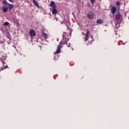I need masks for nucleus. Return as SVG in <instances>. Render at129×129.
I'll use <instances>...</instances> for the list:
<instances>
[{
  "mask_svg": "<svg viewBox=\"0 0 129 129\" xmlns=\"http://www.w3.org/2000/svg\"><path fill=\"white\" fill-rule=\"evenodd\" d=\"M42 34L45 40H46V39H48V34H47V33H45L44 32H43Z\"/></svg>",
  "mask_w": 129,
  "mask_h": 129,
  "instance_id": "nucleus-10",
  "label": "nucleus"
},
{
  "mask_svg": "<svg viewBox=\"0 0 129 129\" xmlns=\"http://www.w3.org/2000/svg\"><path fill=\"white\" fill-rule=\"evenodd\" d=\"M64 41H65V42H67V41H68V40L66 39V40H64Z\"/></svg>",
  "mask_w": 129,
  "mask_h": 129,
  "instance_id": "nucleus-23",
  "label": "nucleus"
},
{
  "mask_svg": "<svg viewBox=\"0 0 129 129\" xmlns=\"http://www.w3.org/2000/svg\"><path fill=\"white\" fill-rule=\"evenodd\" d=\"M89 39V30L88 29L87 30V33L85 36V41H87Z\"/></svg>",
  "mask_w": 129,
  "mask_h": 129,
  "instance_id": "nucleus-6",
  "label": "nucleus"
},
{
  "mask_svg": "<svg viewBox=\"0 0 129 129\" xmlns=\"http://www.w3.org/2000/svg\"><path fill=\"white\" fill-rule=\"evenodd\" d=\"M3 66L4 67L3 68H2L0 70V71H3V70H4V69H7V68H8V66L6 65L5 67V64H3Z\"/></svg>",
  "mask_w": 129,
  "mask_h": 129,
  "instance_id": "nucleus-15",
  "label": "nucleus"
},
{
  "mask_svg": "<svg viewBox=\"0 0 129 129\" xmlns=\"http://www.w3.org/2000/svg\"><path fill=\"white\" fill-rule=\"evenodd\" d=\"M9 2H11V3H12V2H13V0H9Z\"/></svg>",
  "mask_w": 129,
  "mask_h": 129,
  "instance_id": "nucleus-22",
  "label": "nucleus"
},
{
  "mask_svg": "<svg viewBox=\"0 0 129 129\" xmlns=\"http://www.w3.org/2000/svg\"><path fill=\"white\" fill-rule=\"evenodd\" d=\"M116 6H117V7H119V6H120V3H119L118 1H117L116 3Z\"/></svg>",
  "mask_w": 129,
  "mask_h": 129,
  "instance_id": "nucleus-17",
  "label": "nucleus"
},
{
  "mask_svg": "<svg viewBox=\"0 0 129 129\" xmlns=\"http://www.w3.org/2000/svg\"><path fill=\"white\" fill-rule=\"evenodd\" d=\"M67 35H68L67 34V33L63 32V35H62V40H64L65 39H66L67 38Z\"/></svg>",
  "mask_w": 129,
  "mask_h": 129,
  "instance_id": "nucleus-9",
  "label": "nucleus"
},
{
  "mask_svg": "<svg viewBox=\"0 0 129 129\" xmlns=\"http://www.w3.org/2000/svg\"><path fill=\"white\" fill-rule=\"evenodd\" d=\"M88 18H89V19H93V18H94V14H93V12H89L88 14Z\"/></svg>",
  "mask_w": 129,
  "mask_h": 129,
  "instance_id": "nucleus-5",
  "label": "nucleus"
},
{
  "mask_svg": "<svg viewBox=\"0 0 129 129\" xmlns=\"http://www.w3.org/2000/svg\"><path fill=\"white\" fill-rule=\"evenodd\" d=\"M9 11V5H4L3 6V13H7Z\"/></svg>",
  "mask_w": 129,
  "mask_h": 129,
  "instance_id": "nucleus-4",
  "label": "nucleus"
},
{
  "mask_svg": "<svg viewBox=\"0 0 129 129\" xmlns=\"http://www.w3.org/2000/svg\"><path fill=\"white\" fill-rule=\"evenodd\" d=\"M61 44L57 45V49L56 51L54 52V55H57V54H59V53H61Z\"/></svg>",
  "mask_w": 129,
  "mask_h": 129,
  "instance_id": "nucleus-3",
  "label": "nucleus"
},
{
  "mask_svg": "<svg viewBox=\"0 0 129 129\" xmlns=\"http://www.w3.org/2000/svg\"><path fill=\"white\" fill-rule=\"evenodd\" d=\"M50 7H51L53 9L52 10V15H56V14H57V11L56 10V5H55V3L53 1H51Z\"/></svg>",
  "mask_w": 129,
  "mask_h": 129,
  "instance_id": "nucleus-1",
  "label": "nucleus"
},
{
  "mask_svg": "<svg viewBox=\"0 0 129 129\" xmlns=\"http://www.w3.org/2000/svg\"><path fill=\"white\" fill-rule=\"evenodd\" d=\"M91 3L92 5L95 3V0H91Z\"/></svg>",
  "mask_w": 129,
  "mask_h": 129,
  "instance_id": "nucleus-19",
  "label": "nucleus"
},
{
  "mask_svg": "<svg viewBox=\"0 0 129 129\" xmlns=\"http://www.w3.org/2000/svg\"><path fill=\"white\" fill-rule=\"evenodd\" d=\"M72 50H74V49L73 48Z\"/></svg>",
  "mask_w": 129,
  "mask_h": 129,
  "instance_id": "nucleus-24",
  "label": "nucleus"
},
{
  "mask_svg": "<svg viewBox=\"0 0 129 129\" xmlns=\"http://www.w3.org/2000/svg\"><path fill=\"white\" fill-rule=\"evenodd\" d=\"M29 35L31 38H33L36 36V32L33 29H31L29 31Z\"/></svg>",
  "mask_w": 129,
  "mask_h": 129,
  "instance_id": "nucleus-2",
  "label": "nucleus"
},
{
  "mask_svg": "<svg viewBox=\"0 0 129 129\" xmlns=\"http://www.w3.org/2000/svg\"><path fill=\"white\" fill-rule=\"evenodd\" d=\"M67 45L68 47H70V46H71L70 43H69V44L67 43Z\"/></svg>",
  "mask_w": 129,
  "mask_h": 129,
  "instance_id": "nucleus-21",
  "label": "nucleus"
},
{
  "mask_svg": "<svg viewBox=\"0 0 129 129\" xmlns=\"http://www.w3.org/2000/svg\"><path fill=\"white\" fill-rule=\"evenodd\" d=\"M57 59H58V57H56L55 56L53 58V60H54L55 61H56V60H57Z\"/></svg>",
  "mask_w": 129,
  "mask_h": 129,
  "instance_id": "nucleus-20",
  "label": "nucleus"
},
{
  "mask_svg": "<svg viewBox=\"0 0 129 129\" xmlns=\"http://www.w3.org/2000/svg\"><path fill=\"white\" fill-rule=\"evenodd\" d=\"M120 19V13H118L116 15V20H119Z\"/></svg>",
  "mask_w": 129,
  "mask_h": 129,
  "instance_id": "nucleus-12",
  "label": "nucleus"
},
{
  "mask_svg": "<svg viewBox=\"0 0 129 129\" xmlns=\"http://www.w3.org/2000/svg\"><path fill=\"white\" fill-rule=\"evenodd\" d=\"M1 61L3 64H5V61H6V57L3 56L1 58Z\"/></svg>",
  "mask_w": 129,
  "mask_h": 129,
  "instance_id": "nucleus-14",
  "label": "nucleus"
},
{
  "mask_svg": "<svg viewBox=\"0 0 129 129\" xmlns=\"http://www.w3.org/2000/svg\"><path fill=\"white\" fill-rule=\"evenodd\" d=\"M32 3L34 4V5L37 7V8H39V4H38V3L36 2V0H32Z\"/></svg>",
  "mask_w": 129,
  "mask_h": 129,
  "instance_id": "nucleus-11",
  "label": "nucleus"
},
{
  "mask_svg": "<svg viewBox=\"0 0 129 129\" xmlns=\"http://www.w3.org/2000/svg\"><path fill=\"white\" fill-rule=\"evenodd\" d=\"M9 22H6L5 23H4V26H8V25H9Z\"/></svg>",
  "mask_w": 129,
  "mask_h": 129,
  "instance_id": "nucleus-18",
  "label": "nucleus"
},
{
  "mask_svg": "<svg viewBox=\"0 0 129 129\" xmlns=\"http://www.w3.org/2000/svg\"><path fill=\"white\" fill-rule=\"evenodd\" d=\"M3 5H4V6H9V3H8V2H7V1H4L3 2Z\"/></svg>",
  "mask_w": 129,
  "mask_h": 129,
  "instance_id": "nucleus-16",
  "label": "nucleus"
},
{
  "mask_svg": "<svg viewBox=\"0 0 129 129\" xmlns=\"http://www.w3.org/2000/svg\"><path fill=\"white\" fill-rule=\"evenodd\" d=\"M96 23H97V24H102V23H103V20H102V19H98L96 21Z\"/></svg>",
  "mask_w": 129,
  "mask_h": 129,
  "instance_id": "nucleus-8",
  "label": "nucleus"
},
{
  "mask_svg": "<svg viewBox=\"0 0 129 129\" xmlns=\"http://www.w3.org/2000/svg\"><path fill=\"white\" fill-rule=\"evenodd\" d=\"M8 8L9 10H13L14 8V5L12 4H9Z\"/></svg>",
  "mask_w": 129,
  "mask_h": 129,
  "instance_id": "nucleus-13",
  "label": "nucleus"
},
{
  "mask_svg": "<svg viewBox=\"0 0 129 129\" xmlns=\"http://www.w3.org/2000/svg\"><path fill=\"white\" fill-rule=\"evenodd\" d=\"M115 12H116V7H113L111 9V13L113 14V15H114Z\"/></svg>",
  "mask_w": 129,
  "mask_h": 129,
  "instance_id": "nucleus-7",
  "label": "nucleus"
}]
</instances>
